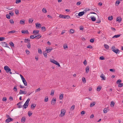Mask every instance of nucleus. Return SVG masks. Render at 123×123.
Segmentation results:
<instances>
[{"label": "nucleus", "mask_w": 123, "mask_h": 123, "mask_svg": "<svg viewBox=\"0 0 123 123\" xmlns=\"http://www.w3.org/2000/svg\"><path fill=\"white\" fill-rule=\"evenodd\" d=\"M111 49L116 54L119 53H120V51L118 49L116 48L115 46H112Z\"/></svg>", "instance_id": "1"}, {"label": "nucleus", "mask_w": 123, "mask_h": 123, "mask_svg": "<svg viewBox=\"0 0 123 123\" xmlns=\"http://www.w3.org/2000/svg\"><path fill=\"white\" fill-rule=\"evenodd\" d=\"M50 62L53 63L54 64H55L56 65H57L58 67H59L60 66V65L59 63H58L57 61H55L54 59H50Z\"/></svg>", "instance_id": "2"}, {"label": "nucleus", "mask_w": 123, "mask_h": 123, "mask_svg": "<svg viewBox=\"0 0 123 123\" xmlns=\"http://www.w3.org/2000/svg\"><path fill=\"white\" fill-rule=\"evenodd\" d=\"M90 15L89 14H88L87 15V18L88 19H89L90 18H91V19L92 20V21H94L96 20V18L94 16H93L92 17L91 16L90 17Z\"/></svg>", "instance_id": "3"}, {"label": "nucleus", "mask_w": 123, "mask_h": 123, "mask_svg": "<svg viewBox=\"0 0 123 123\" xmlns=\"http://www.w3.org/2000/svg\"><path fill=\"white\" fill-rule=\"evenodd\" d=\"M66 111L64 109H62L61 111V113L60 114L59 116L61 117L64 116L65 115Z\"/></svg>", "instance_id": "4"}, {"label": "nucleus", "mask_w": 123, "mask_h": 123, "mask_svg": "<svg viewBox=\"0 0 123 123\" xmlns=\"http://www.w3.org/2000/svg\"><path fill=\"white\" fill-rule=\"evenodd\" d=\"M4 68L6 73H8L11 71V69L10 68L7 66H5L4 67Z\"/></svg>", "instance_id": "5"}, {"label": "nucleus", "mask_w": 123, "mask_h": 123, "mask_svg": "<svg viewBox=\"0 0 123 123\" xmlns=\"http://www.w3.org/2000/svg\"><path fill=\"white\" fill-rule=\"evenodd\" d=\"M1 45L2 47L9 48L8 46L7 43L5 42H2L1 43Z\"/></svg>", "instance_id": "6"}, {"label": "nucleus", "mask_w": 123, "mask_h": 123, "mask_svg": "<svg viewBox=\"0 0 123 123\" xmlns=\"http://www.w3.org/2000/svg\"><path fill=\"white\" fill-rule=\"evenodd\" d=\"M13 120V119L11 117L10 118H8L5 121L6 122L8 123L12 121Z\"/></svg>", "instance_id": "7"}, {"label": "nucleus", "mask_w": 123, "mask_h": 123, "mask_svg": "<svg viewBox=\"0 0 123 123\" xmlns=\"http://www.w3.org/2000/svg\"><path fill=\"white\" fill-rule=\"evenodd\" d=\"M27 93V92L26 91H23L21 90H20V92H19V94H25Z\"/></svg>", "instance_id": "8"}, {"label": "nucleus", "mask_w": 123, "mask_h": 123, "mask_svg": "<svg viewBox=\"0 0 123 123\" xmlns=\"http://www.w3.org/2000/svg\"><path fill=\"white\" fill-rule=\"evenodd\" d=\"M52 49V48L50 49L48 47H46V50L47 51V53H49L51 51Z\"/></svg>", "instance_id": "9"}, {"label": "nucleus", "mask_w": 123, "mask_h": 123, "mask_svg": "<svg viewBox=\"0 0 123 123\" xmlns=\"http://www.w3.org/2000/svg\"><path fill=\"white\" fill-rule=\"evenodd\" d=\"M56 101V98H53L51 102V104L52 105H54L55 103V101Z\"/></svg>", "instance_id": "10"}, {"label": "nucleus", "mask_w": 123, "mask_h": 123, "mask_svg": "<svg viewBox=\"0 0 123 123\" xmlns=\"http://www.w3.org/2000/svg\"><path fill=\"white\" fill-rule=\"evenodd\" d=\"M36 25V27L37 28H40L41 27L42 25L38 23H37L35 24Z\"/></svg>", "instance_id": "11"}, {"label": "nucleus", "mask_w": 123, "mask_h": 123, "mask_svg": "<svg viewBox=\"0 0 123 123\" xmlns=\"http://www.w3.org/2000/svg\"><path fill=\"white\" fill-rule=\"evenodd\" d=\"M90 67L89 66H87L85 69L86 73H88L89 71Z\"/></svg>", "instance_id": "12"}, {"label": "nucleus", "mask_w": 123, "mask_h": 123, "mask_svg": "<svg viewBox=\"0 0 123 123\" xmlns=\"http://www.w3.org/2000/svg\"><path fill=\"white\" fill-rule=\"evenodd\" d=\"M100 77L102 78V80H104L106 79V78L105 77V75L103 74H101Z\"/></svg>", "instance_id": "13"}, {"label": "nucleus", "mask_w": 123, "mask_h": 123, "mask_svg": "<svg viewBox=\"0 0 123 123\" xmlns=\"http://www.w3.org/2000/svg\"><path fill=\"white\" fill-rule=\"evenodd\" d=\"M21 33H22L25 34H29V32L27 30L24 31L22 30L21 31Z\"/></svg>", "instance_id": "14"}, {"label": "nucleus", "mask_w": 123, "mask_h": 123, "mask_svg": "<svg viewBox=\"0 0 123 123\" xmlns=\"http://www.w3.org/2000/svg\"><path fill=\"white\" fill-rule=\"evenodd\" d=\"M36 106L35 104H32L31 105V108L33 110L34 109Z\"/></svg>", "instance_id": "15"}, {"label": "nucleus", "mask_w": 123, "mask_h": 123, "mask_svg": "<svg viewBox=\"0 0 123 123\" xmlns=\"http://www.w3.org/2000/svg\"><path fill=\"white\" fill-rule=\"evenodd\" d=\"M122 19L120 17H118L116 19L117 21H118L119 23H120L122 21Z\"/></svg>", "instance_id": "16"}, {"label": "nucleus", "mask_w": 123, "mask_h": 123, "mask_svg": "<svg viewBox=\"0 0 123 123\" xmlns=\"http://www.w3.org/2000/svg\"><path fill=\"white\" fill-rule=\"evenodd\" d=\"M84 13V11H82L81 12H80L78 13V15L79 16H82Z\"/></svg>", "instance_id": "17"}, {"label": "nucleus", "mask_w": 123, "mask_h": 123, "mask_svg": "<svg viewBox=\"0 0 123 123\" xmlns=\"http://www.w3.org/2000/svg\"><path fill=\"white\" fill-rule=\"evenodd\" d=\"M41 35L40 34H39L35 36V38L37 39H38L41 37Z\"/></svg>", "instance_id": "18"}, {"label": "nucleus", "mask_w": 123, "mask_h": 123, "mask_svg": "<svg viewBox=\"0 0 123 123\" xmlns=\"http://www.w3.org/2000/svg\"><path fill=\"white\" fill-rule=\"evenodd\" d=\"M23 82V83L24 85L25 86H27V82L25 80V79H23V80H22Z\"/></svg>", "instance_id": "19"}, {"label": "nucleus", "mask_w": 123, "mask_h": 123, "mask_svg": "<svg viewBox=\"0 0 123 123\" xmlns=\"http://www.w3.org/2000/svg\"><path fill=\"white\" fill-rule=\"evenodd\" d=\"M39 31L38 30H34L33 32V34H35L36 33L35 35H37L39 33Z\"/></svg>", "instance_id": "20"}, {"label": "nucleus", "mask_w": 123, "mask_h": 123, "mask_svg": "<svg viewBox=\"0 0 123 123\" xmlns=\"http://www.w3.org/2000/svg\"><path fill=\"white\" fill-rule=\"evenodd\" d=\"M26 119V118L25 117H22L21 119V122L23 123L25 122V121Z\"/></svg>", "instance_id": "21"}, {"label": "nucleus", "mask_w": 123, "mask_h": 123, "mask_svg": "<svg viewBox=\"0 0 123 123\" xmlns=\"http://www.w3.org/2000/svg\"><path fill=\"white\" fill-rule=\"evenodd\" d=\"M64 18L65 19H68L69 18H70V17L69 16L64 15Z\"/></svg>", "instance_id": "22"}, {"label": "nucleus", "mask_w": 123, "mask_h": 123, "mask_svg": "<svg viewBox=\"0 0 123 123\" xmlns=\"http://www.w3.org/2000/svg\"><path fill=\"white\" fill-rule=\"evenodd\" d=\"M121 35V34H118L117 35H116L115 36H114L112 38H117L119 37Z\"/></svg>", "instance_id": "23"}, {"label": "nucleus", "mask_w": 123, "mask_h": 123, "mask_svg": "<svg viewBox=\"0 0 123 123\" xmlns=\"http://www.w3.org/2000/svg\"><path fill=\"white\" fill-rule=\"evenodd\" d=\"M63 94H60V96L59 97V99L61 100L63 98Z\"/></svg>", "instance_id": "24"}, {"label": "nucleus", "mask_w": 123, "mask_h": 123, "mask_svg": "<svg viewBox=\"0 0 123 123\" xmlns=\"http://www.w3.org/2000/svg\"><path fill=\"white\" fill-rule=\"evenodd\" d=\"M25 20L22 19L20 21V23L21 24H23L25 23Z\"/></svg>", "instance_id": "25"}, {"label": "nucleus", "mask_w": 123, "mask_h": 123, "mask_svg": "<svg viewBox=\"0 0 123 123\" xmlns=\"http://www.w3.org/2000/svg\"><path fill=\"white\" fill-rule=\"evenodd\" d=\"M95 102H93L92 103H91L90 105V107H93L95 105Z\"/></svg>", "instance_id": "26"}, {"label": "nucleus", "mask_w": 123, "mask_h": 123, "mask_svg": "<svg viewBox=\"0 0 123 123\" xmlns=\"http://www.w3.org/2000/svg\"><path fill=\"white\" fill-rule=\"evenodd\" d=\"M27 46L28 48L30 49L31 48V44L30 42H28V43L27 44Z\"/></svg>", "instance_id": "27"}, {"label": "nucleus", "mask_w": 123, "mask_h": 123, "mask_svg": "<svg viewBox=\"0 0 123 123\" xmlns=\"http://www.w3.org/2000/svg\"><path fill=\"white\" fill-rule=\"evenodd\" d=\"M9 43L12 47H14V44L11 41Z\"/></svg>", "instance_id": "28"}, {"label": "nucleus", "mask_w": 123, "mask_h": 123, "mask_svg": "<svg viewBox=\"0 0 123 123\" xmlns=\"http://www.w3.org/2000/svg\"><path fill=\"white\" fill-rule=\"evenodd\" d=\"M104 47L106 49H109V46L106 44H105L104 45Z\"/></svg>", "instance_id": "29"}, {"label": "nucleus", "mask_w": 123, "mask_h": 123, "mask_svg": "<svg viewBox=\"0 0 123 123\" xmlns=\"http://www.w3.org/2000/svg\"><path fill=\"white\" fill-rule=\"evenodd\" d=\"M28 105V104H26L25 103L23 105L24 108L25 109H26Z\"/></svg>", "instance_id": "30"}, {"label": "nucleus", "mask_w": 123, "mask_h": 123, "mask_svg": "<svg viewBox=\"0 0 123 123\" xmlns=\"http://www.w3.org/2000/svg\"><path fill=\"white\" fill-rule=\"evenodd\" d=\"M33 21V18H29V22L30 23H31Z\"/></svg>", "instance_id": "31"}, {"label": "nucleus", "mask_w": 123, "mask_h": 123, "mask_svg": "<svg viewBox=\"0 0 123 123\" xmlns=\"http://www.w3.org/2000/svg\"><path fill=\"white\" fill-rule=\"evenodd\" d=\"M17 87V86H15L13 88V90L15 91V92H17V89L16 88Z\"/></svg>", "instance_id": "32"}, {"label": "nucleus", "mask_w": 123, "mask_h": 123, "mask_svg": "<svg viewBox=\"0 0 123 123\" xmlns=\"http://www.w3.org/2000/svg\"><path fill=\"white\" fill-rule=\"evenodd\" d=\"M16 31L14 30H13L7 32V34L12 33H15Z\"/></svg>", "instance_id": "33"}, {"label": "nucleus", "mask_w": 123, "mask_h": 123, "mask_svg": "<svg viewBox=\"0 0 123 123\" xmlns=\"http://www.w3.org/2000/svg\"><path fill=\"white\" fill-rule=\"evenodd\" d=\"M30 40L29 38L25 39V43H27V42L28 43V42H30Z\"/></svg>", "instance_id": "34"}, {"label": "nucleus", "mask_w": 123, "mask_h": 123, "mask_svg": "<svg viewBox=\"0 0 123 123\" xmlns=\"http://www.w3.org/2000/svg\"><path fill=\"white\" fill-rule=\"evenodd\" d=\"M70 34H72L74 33V30L71 29L70 30Z\"/></svg>", "instance_id": "35"}, {"label": "nucleus", "mask_w": 123, "mask_h": 123, "mask_svg": "<svg viewBox=\"0 0 123 123\" xmlns=\"http://www.w3.org/2000/svg\"><path fill=\"white\" fill-rule=\"evenodd\" d=\"M98 17V19L96 21V23H100L101 22L99 18V17Z\"/></svg>", "instance_id": "36"}, {"label": "nucleus", "mask_w": 123, "mask_h": 123, "mask_svg": "<svg viewBox=\"0 0 123 123\" xmlns=\"http://www.w3.org/2000/svg\"><path fill=\"white\" fill-rule=\"evenodd\" d=\"M102 87L101 86H98L97 89V91H99L101 89Z\"/></svg>", "instance_id": "37"}, {"label": "nucleus", "mask_w": 123, "mask_h": 123, "mask_svg": "<svg viewBox=\"0 0 123 123\" xmlns=\"http://www.w3.org/2000/svg\"><path fill=\"white\" fill-rule=\"evenodd\" d=\"M42 11L43 12L45 13H46L47 12V11L46 10V9L44 8H43V9Z\"/></svg>", "instance_id": "38"}, {"label": "nucleus", "mask_w": 123, "mask_h": 123, "mask_svg": "<svg viewBox=\"0 0 123 123\" xmlns=\"http://www.w3.org/2000/svg\"><path fill=\"white\" fill-rule=\"evenodd\" d=\"M63 48L64 49H65L66 48H68L67 45V44H65L64 45Z\"/></svg>", "instance_id": "39"}, {"label": "nucleus", "mask_w": 123, "mask_h": 123, "mask_svg": "<svg viewBox=\"0 0 123 123\" xmlns=\"http://www.w3.org/2000/svg\"><path fill=\"white\" fill-rule=\"evenodd\" d=\"M35 35H31L30 37V39H34V38H35Z\"/></svg>", "instance_id": "40"}, {"label": "nucleus", "mask_w": 123, "mask_h": 123, "mask_svg": "<svg viewBox=\"0 0 123 123\" xmlns=\"http://www.w3.org/2000/svg\"><path fill=\"white\" fill-rule=\"evenodd\" d=\"M48 97H46L44 99V101L45 102H47L48 101Z\"/></svg>", "instance_id": "41"}, {"label": "nucleus", "mask_w": 123, "mask_h": 123, "mask_svg": "<svg viewBox=\"0 0 123 123\" xmlns=\"http://www.w3.org/2000/svg\"><path fill=\"white\" fill-rule=\"evenodd\" d=\"M42 30L43 31H46V28L44 26H43L41 27Z\"/></svg>", "instance_id": "42"}, {"label": "nucleus", "mask_w": 123, "mask_h": 123, "mask_svg": "<svg viewBox=\"0 0 123 123\" xmlns=\"http://www.w3.org/2000/svg\"><path fill=\"white\" fill-rule=\"evenodd\" d=\"M75 106L74 105H73L71 107L70 110L71 111H73L74 108Z\"/></svg>", "instance_id": "43"}, {"label": "nucleus", "mask_w": 123, "mask_h": 123, "mask_svg": "<svg viewBox=\"0 0 123 123\" xmlns=\"http://www.w3.org/2000/svg\"><path fill=\"white\" fill-rule=\"evenodd\" d=\"M30 100V99L29 98L25 102V103L27 104L28 105L29 104V103Z\"/></svg>", "instance_id": "44"}, {"label": "nucleus", "mask_w": 123, "mask_h": 123, "mask_svg": "<svg viewBox=\"0 0 123 123\" xmlns=\"http://www.w3.org/2000/svg\"><path fill=\"white\" fill-rule=\"evenodd\" d=\"M115 104V103L114 102H113V101H112L111 102V106H114Z\"/></svg>", "instance_id": "45"}, {"label": "nucleus", "mask_w": 123, "mask_h": 123, "mask_svg": "<svg viewBox=\"0 0 123 123\" xmlns=\"http://www.w3.org/2000/svg\"><path fill=\"white\" fill-rule=\"evenodd\" d=\"M5 38L4 37H0V41H2L5 39Z\"/></svg>", "instance_id": "46"}, {"label": "nucleus", "mask_w": 123, "mask_h": 123, "mask_svg": "<svg viewBox=\"0 0 123 123\" xmlns=\"http://www.w3.org/2000/svg\"><path fill=\"white\" fill-rule=\"evenodd\" d=\"M82 80L83 82L84 83H86V78L84 77H83L82 79Z\"/></svg>", "instance_id": "47"}, {"label": "nucleus", "mask_w": 123, "mask_h": 123, "mask_svg": "<svg viewBox=\"0 0 123 123\" xmlns=\"http://www.w3.org/2000/svg\"><path fill=\"white\" fill-rule=\"evenodd\" d=\"M121 80L120 79L118 80L116 82L117 84H119L121 82Z\"/></svg>", "instance_id": "48"}, {"label": "nucleus", "mask_w": 123, "mask_h": 123, "mask_svg": "<svg viewBox=\"0 0 123 123\" xmlns=\"http://www.w3.org/2000/svg\"><path fill=\"white\" fill-rule=\"evenodd\" d=\"M38 52L40 54H42V50L41 49H38Z\"/></svg>", "instance_id": "49"}, {"label": "nucleus", "mask_w": 123, "mask_h": 123, "mask_svg": "<svg viewBox=\"0 0 123 123\" xmlns=\"http://www.w3.org/2000/svg\"><path fill=\"white\" fill-rule=\"evenodd\" d=\"M15 12L16 14L18 15V14L19 13L18 10L17 9H16L15 10Z\"/></svg>", "instance_id": "50"}, {"label": "nucleus", "mask_w": 123, "mask_h": 123, "mask_svg": "<svg viewBox=\"0 0 123 123\" xmlns=\"http://www.w3.org/2000/svg\"><path fill=\"white\" fill-rule=\"evenodd\" d=\"M123 86V83H119L118 84V86L119 87H121Z\"/></svg>", "instance_id": "51"}, {"label": "nucleus", "mask_w": 123, "mask_h": 123, "mask_svg": "<svg viewBox=\"0 0 123 123\" xmlns=\"http://www.w3.org/2000/svg\"><path fill=\"white\" fill-rule=\"evenodd\" d=\"M99 59L101 60H103L105 59V58L103 56H100L99 58Z\"/></svg>", "instance_id": "52"}, {"label": "nucleus", "mask_w": 123, "mask_h": 123, "mask_svg": "<svg viewBox=\"0 0 123 123\" xmlns=\"http://www.w3.org/2000/svg\"><path fill=\"white\" fill-rule=\"evenodd\" d=\"M120 3V1L119 0H117L116 1V4H117V5H116L117 6H118Z\"/></svg>", "instance_id": "53"}, {"label": "nucleus", "mask_w": 123, "mask_h": 123, "mask_svg": "<svg viewBox=\"0 0 123 123\" xmlns=\"http://www.w3.org/2000/svg\"><path fill=\"white\" fill-rule=\"evenodd\" d=\"M6 16V18L8 19H10V16L9 14H7Z\"/></svg>", "instance_id": "54"}, {"label": "nucleus", "mask_w": 123, "mask_h": 123, "mask_svg": "<svg viewBox=\"0 0 123 123\" xmlns=\"http://www.w3.org/2000/svg\"><path fill=\"white\" fill-rule=\"evenodd\" d=\"M10 22L12 24H13L14 23V21L12 19H11L10 20Z\"/></svg>", "instance_id": "55"}, {"label": "nucleus", "mask_w": 123, "mask_h": 123, "mask_svg": "<svg viewBox=\"0 0 123 123\" xmlns=\"http://www.w3.org/2000/svg\"><path fill=\"white\" fill-rule=\"evenodd\" d=\"M32 113H31L30 111H29L28 114L29 117L31 116L32 114Z\"/></svg>", "instance_id": "56"}, {"label": "nucleus", "mask_w": 123, "mask_h": 123, "mask_svg": "<svg viewBox=\"0 0 123 123\" xmlns=\"http://www.w3.org/2000/svg\"><path fill=\"white\" fill-rule=\"evenodd\" d=\"M43 54L45 58H47V54L46 53H45V52H44L43 53Z\"/></svg>", "instance_id": "57"}, {"label": "nucleus", "mask_w": 123, "mask_h": 123, "mask_svg": "<svg viewBox=\"0 0 123 123\" xmlns=\"http://www.w3.org/2000/svg\"><path fill=\"white\" fill-rule=\"evenodd\" d=\"M109 70L110 71L112 72H115V70L114 69H111Z\"/></svg>", "instance_id": "58"}, {"label": "nucleus", "mask_w": 123, "mask_h": 123, "mask_svg": "<svg viewBox=\"0 0 123 123\" xmlns=\"http://www.w3.org/2000/svg\"><path fill=\"white\" fill-rule=\"evenodd\" d=\"M21 2V1L20 0H16V4H18Z\"/></svg>", "instance_id": "59"}, {"label": "nucleus", "mask_w": 123, "mask_h": 123, "mask_svg": "<svg viewBox=\"0 0 123 123\" xmlns=\"http://www.w3.org/2000/svg\"><path fill=\"white\" fill-rule=\"evenodd\" d=\"M87 48L92 49L93 48V47L91 45H89L87 46Z\"/></svg>", "instance_id": "60"}, {"label": "nucleus", "mask_w": 123, "mask_h": 123, "mask_svg": "<svg viewBox=\"0 0 123 123\" xmlns=\"http://www.w3.org/2000/svg\"><path fill=\"white\" fill-rule=\"evenodd\" d=\"M40 90V88H39L38 89H36L35 91V92H39Z\"/></svg>", "instance_id": "61"}, {"label": "nucleus", "mask_w": 123, "mask_h": 123, "mask_svg": "<svg viewBox=\"0 0 123 123\" xmlns=\"http://www.w3.org/2000/svg\"><path fill=\"white\" fill-rule=\"evenodd\" d=\"M7 100V98L6 97H4L3 98L2 100L4 101H6Z\"/></svg>", "instance_id": "62"}, {"label": "nucleus", "mask_w": 123, "mask_h": 123, "mask_svg": "<svg viewBox=\"0 0 123 123\" xmlns=\"http://www.w3.org/2000/svg\"><path fill=\"white\" fill-rule=\"evenodd\" d=\"M113 19V17L112 16H111L110 17H109L108 18V19L109 20H112Z\"/></svg>", "instance_id": "63"}, {"label": "nucleus", "mask_w": 123, "mask_h": 123, "mask_svg": "<svg viewBox=\"0 0 123 123\" xmlns=\"http://www.w3.org/2000/svg\"><path fill=\"white\" fill-rule=\"evenodd\" d=\"M25 52L26 54L28 55L30 53V51L28 50L27 49H26V50Z\"/></svg>", "instance_id": "64"}]
</instances>
